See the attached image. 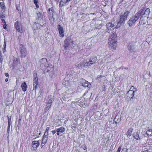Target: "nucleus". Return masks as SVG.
Segmentation results:
<instances>
[{
    "instance_id": "obj_57",
    "label": "nucleus",
    "mask_w": 152,
    "mask_h": 152,
    "mask_svg": "<svg viewBox=\"0 0 152 152\" xmlns=\"http://www.w3.org/2000/svg\"><path fill=\"white\" fill-rule=\"evenodd\" d=\"M8 78H6L5 80V81L6 82H7L8 81Z\"/></svg>"
},
{
    "instance_id": "obj_20",
    "label": "nucleus",
    "mask_w": 152,
    "mask_h": 152,
    "mask_svg": "<svg viewBox=\"0 0 152 152\" xmlns=\"http://www.w3.org/2000/svg\"><path fill=\"white\" fill-rule=\"evenodd\" d=\"M133 135L135 139L137 140L140 139V137H139V133L138 132H134L133 134Z\"/></svg>"
},
{
    "instance_id": "obj_46",
    "label": "nucleus",
    "mask_w": 152,
    "mask_h": 152,
    "mask_svg": "<svg viewBox=\"0 0 152 152\" xmlns=\"http://www.w3.org/2000/svg\"><path fill=\"white\" fill-rule=\"evenodd\" d=\"M148 144L150 147H152V142H149Z\"/></svg>"
},
{
    "instance_id": "obj_54",
    "label": "nucleus",
    "mask_w": 152,
    "mask_h": 152,
    "mask_svg": "<svg viewBox=\"0 0 152 152\" xmlns=\"http://www.w3.org/2000/svg\"><path fill=\"white\" fill-rule=\"evenodd\" d=\"M0 58H2V56L1 53H0Z\"/></svg>"
},
{
    "instance_id": "obj_3",
    "label": "nucleus",
    "mask_w": 152,
    "mask_h": 152,
    "mask_svg": "<svg viewBox=\"0 0 152 152\" xmlns=\"http://www.w3.org/2000/svg\"><path fill=\"white\" fill-rule=\"evenodd\" d=\"M129 13V11H126L120 15L119 21L120 23H124L125 22Z\"/></svg>"
},
{
    "instance_id": "obj_25",
    "label": "nucleus",
    "mask_w": 152,
    "mask_h": 152,
    "mask_svg": "<svg viewBox=\"0 0 152 152\" xmlns=\"http://www.w3.org/2000/svg\"><path fill=\"white\" fill-rule=\"evenodd\" d=\"M67 92L66 94L65 95L64 97L65 99L66 98H69V99H71V97H72L73 94L72 93H70L69 94H67Z\"/></svg>"
},
{
    "instance_id": "obj_45",
    "label": "nucleus",
    "mask_w": 152,
    "mask_h": 152,
    "mask_svg": "<svg viewBox=\"0 0 152 152\" xmlns=\"http://www.w3.org/2000/svg\"><path fill=\"white\" fill-rule=\"evenodd\" d=\"M34 2L35 4H37L38 2V0H34Z\"/></svg>"
},
{
    "instance_id": "obj_24",
    "label": "nucleus",
    "mask_w": 152,
    "mask_h": 152,
    "mask_svg": "<svg viewBox=\"0 0 152 152\" xmlns=\"http://www.w3.org/2000/svg\"><path fill=\"white\" fill-rule=\"evenodd\" d=\"M13 63L14 64V66H17L18 64H20V63L19 59L18 58H16V59H15L14 60Z\"/></svg>"
},
{
    "instance_id": "obj_6",
    "label": "nucleus",
    "mask_w": 152,
    "mask_h": 152,
    "mask_svg": "<svg viewBox=\"0 0 152 152\" xmlns=\"http://www.w3.org/2000/svg\"><path fill=\"white\" fill-rule=\"evenodd\" d=\"M34 76V83L33 84V90H36L37 88V86L38 84V78L37 77V74L36 73H34L33 74Z\"/></svg>"
},
{
    "instance_id": "obj_2",
    "label": "nucleus",
    "mask_w": 152,
    "mask_h": 152,
    "mask_svg": "<svg viewBox=\"0 0 152 152\" xmlns=\"http://www.w3.org/2000/svg\"><path fill=\"white\" fill-rule=\"evenodd\" d=\"M139 15L135 14V15L130 18L128 21L127 23L130 26H132L139 19Z\"/></svg>"
},
{
    "instance_id": "obj_16",
    "label": "nucleus",
    "mask_w": 152,
    "mask_h": 152,
    "mask_svg": "<svg viewBox=\"0 0 152 152\" xmlns=\"http://www.w3.org/2000/svg\"><path fill=\"white\" fill-rule=\"evenodd\" d=\"M97 60V58L96 57L91 58L89 59V61L90 63L89 65H91V64L95 63Z\"/></svg>"
},
{
    "instance_id": "obj_18",
    "label": "nucleus",
    "mask_w": 152,
    "mask_h": 152,
    "mask_svg": "<svg viewBox=\"0 0 152 152\" xmlns=\"http://www.w3.org/2000/svg\"><path fill=\"white\" fill-rule=\"evenodd\" d=\"M53 101V96H52L50 95L47 99V103L51 104Z\"/></svg>"
},
{
    "instance_id": "obj_56",
    "label": "nucleus",
    "mask_w": 152,
    "mask_h": 152,
    "mask_svg": "<svg viewBox=\"0 0 152 152\" xmlns=\"http://www.w3.org/2000/svg\"><path fill=\"white\" fill-rule=\"evenodd\" d=\"M3 28H4V29H6V26H5V25H4L3 26Z\"/></svg>"
},
{
    "instance_id": "obj_22",
    "label": "nucleus",
    "mask_w": 152,
    "mask_h": 152,
    "mask_svg": "<svg viewBox=\"0 0 152 152\" xmlns=\"http://www.w3.org/2000/svg\"><path fill=\"white\" fill-rule=\"evenodd\" d=\"M82 86L84 87H90V85H89V82L86 81H85L84 82L82 83Z\"/></svg>"
},
{
    "instance_id": "obj_30",
    "label": "nucleus",
    "mask_w": 152,
    "mask_h": 152,
    "mask_svg": "<svg viewBox=\"0 0 152 152\" xmlns=\"http://www.w3.org/2000/svg\"><path fill=\"white\" fill-rule=\"evenodd\" d=\"M67 1L66 0H61L59 4L60 6H62L63 5L65 4Z\"/></svg>"
},
{
    "instance_id": "obj_12",
    "label": "nucleus",
    "mask_w": 152,
    "mask_h": 152,
    "mask_svg": "<svg viewBox=\"0 0 152 152\" xmlns=\"http://www.w3.org/2000/svg\"><path fill=\"white\" fill-rule=\"evenodd\" d=\"M120 114L119 113V115H116L114 119V122H115V124L119 123L121 120V117Z\"/></svg>"
},
{
    "instance_id": "obj_44",
    "label": "nucleus",
    "mask_w": 152,
    "mask_h": 152,
    "mask_svg": "<svg viewBox=\"0 0 152 152\" xmlns=\"http://www.w3.org/2000/svg\"><path fill=\"white\" fill-rule=\"evenodd\" d=\"M121 149V147H119L117 151V152H120Z\"/></svg>"
},
{
    "instance_id": "obj_40",
    "label": "nucleus",
    "mask_w": 152,
    "mask_h": 152,
    "mask_svg": "<svg viewBox=\"0 0 152 152\" xmlns=\"http://www.w3.org/2000/svg\"><path fill=\"white\" fill-rule=\"evenodd\" d=\"M127 149L126 148H124L122 149V150L121 152H127Z\"/></svg>"
},
{
    "instance_id": "obj_37",
    "label": "nucleus",
    "mask_w": 152,
    "mask_h": 152,
    "mask_svg": "<svg viewBox=\"0 0 152 152\" xmlns=\"http://www.w3.org/2000/svg\"><path fill=\"white\" fill-rule=\"evenodd\" d=\"M76 125L75 124H72L71 126V127L72 128V129H75L76 126Z\"/></svg>"
},
{
    "instance_id": "obj_15",
    "label": "nucleus",
    "mask_w": 152,
    "mask_h": 152,
    "mask_svg": "<svg viewBox=\"0 0 152 152\" xmlns=\"http://www.w3.org/2000/svg\"><path fill=\"white\" fill-rule=\"evenodd\" d=\"M65 129L63 127H61L60 128L57 129L56 130L57 134L58 135H60V133H63L65 131Z\"/></svg>"
},
{
    "instance_id": "obj_55",
    "label": "nucleus",
    "mask_w": 152,
    "mask_h": 152,
    "mask_svg": "<svg viewBox=\"0 0 152 152\" xmlns=\"http://www.w3.org/2000/svg\"><path fill=\"white\" fill-rule=\"evenodd\" d=\"M3 61V58H0V62L1 63Z\"/></svg>"
},
{
    "instance_id": "obj_60",
    "label": "nucleus",
    "mask_w": 152,
    "mask_h": 152,
    "mask_svg": "<svg viewBox=\"0 0 152 152\" xmlns=\"http://www.w3.org/2000/svg\"><path fill=\"white\" fill-rule=\"evenodd\" d=\"M124 69H127V68H124Z\"/></svg>"
},
{
    "instance_id": "obj_28",
    "label": "nucleus",
    "mask_w": 152,
    "mask_h": 152,
    "mask_svg": "<svg viewBox=\"0 0 152 152\" xmlns=\"http://www.w3.org/2000/svg\"><path fill=\"white\" fill-rule=\"evenodd\" d=\"M150 12V10L149 8H147L145 10V11L144 12L143 15H145V16H146L148 14H149Z\"/></svg>"
},
{
    "instance_id": "obj_19",
    "label": "nucleus",
    "mask_w": 152,
    "mask_h": 152,
    "mask_svg": "<svg viewBox=\"0 0 152 152\" xmlns=\"http://www.w3.org/2000/svg\"><path fill=\"white\" fill-rule=\"evenodd\" d=\"M114 26V24L110 23H108L106 25L107 28L108 29H110V30H111L112 29H113L112 28Z\"/></svg>"
},
{
    "instance_id": "obj_29",
    "label": "nucleus",
    "mask_w": 152,
    "mask_h": 152,
    "mask_svg": "<svg viewBox=\"0 0 152 152\" xmlns=\"http://www.w3.org/2000/svg\"><path fill=\"white\" fill-rule=\"evenodd\" d=\"M148 132H147V134L148 136H152V130L151 129L148 128Z\"/></svg>"
},
{
    "instance_id": "obj_47",
    "label": "nucleus",
    "mask_w": 152,
    "mask_h": 152,
    "mask_svg": "<svg viewBox=\"0 0 152 152\" xmlns=\"http://www.w3.org/2000/svg\"><path fill=\"white\" fill-rule=\"evenodd\" d=\"M1 20L2 22L5 23H6V22H5V20H4L3 18H2V19H1Z\"/></svg>"
},
{
    "instance_id": "obj_13",
    "label": "nucleus",
    "mask_w": 152,
    "mask_h": 152,
    "mask_svg": "<svg viewBox=\"0 0 152 152\" xmlns=\"http://www.w3.org/2000/svg\"><path fill=\"white\" fill-rule=\"evenodd\" d=\"M135 48L134 43L129 44L128 47V49L130 52L134 51Z\"/></svg>"
},
{
    "instance_id": "obj_27",
    "label": "nucleus",
    "mask_w": 152,
    "mask_h": 152,
    "mask_svg": "<svg viewBox=\"0 0 152 152\" xmlns=\"http://www.w3.org/2000/svg\"><path fill=\"white\" fill-rule=\"evenodd\" d=\"M69 41H68L67 40H65L64 45V48L65 49H66V48L68 47L69 45Z\"/></svg>"
},
{
    "instance_id": "obj_10",
    "label": "nucleus",
    "mask_w": 152,
    "mask_h": 152,
    "mask_svg": "<svg viewBox=\"0 0 152 152\" xmlns=\"http://www.w3.org/2000/svg\"><path fill=\"white\" fill-rule=\"evenodd\" d=\"M110 39H111L112 40H114V41H117V36L115 32L113 31L110 35L108 41H110Z\"/></svg>"
},
{
    "instance_id": "obj_9",
    "label": "nucleus",
    "mask_w": 152,
    "mask_h": 152,
    "mask_svg": "<svg viewBox=\"0 0 152 152\" xmlns=\"http://www.w3.org/2000/svg\"><path fill=\"white\" fill-rule=\"evenodd\" d=\"M15 26L17 31L20 32H22V26L20 23L18 21L16 22L15 24Z\"/></svg>"
},
{
    "instance_id": "obj_34",
    "label": "nucleus",
    "mask_w": 152,
    "mask_h": 152,
    "mask_svg": "<svg viewBox=\"0 0 152 152\" xmlns=\"http://www.w3.org/2000/svg\"><path fill=\"white\" fill-rule=\"evenodd\" d=\"M4 40H5V41L4 42V45H3L4 48L3 49L4 52L6 51L5 48H6V41H5V39H4Z\"/></svg>"
},
{
    "instance_id": "obj_32",
    "label": "nucleus",
    "mask_w": 152,
    "mask_h": 152,
    "mask_svg": "<svg viewBox=\"0 0 152 152\" xmlns=\"http://www.w3.org/2000/svg\"><path fill=\"white\" fill-rule=\"evenodd\" d=\"M51 104L48 103H47V104L46 106V109L47 110H48L50 107Z\"/></svg>"
},
{
    "instance_id": "obj_5",
    "label": "nucleus",
    "mask_w": 152,
    "mask_h": 152,
    "mask_svg": "<svg viewBox=\"0 0 152 152\" xmlns=\"http://www.w3.org/2000/svg\"><path fill=\"white\" fill-rule=\"evenodd\" d=\"M20 56L22 57H25L26 55V49L23 45H20Z\"/></svg>"
},
{
    "instance_id": "obj_51",
    "label": "nucleus",
    "mask_w": 152,
    "mask_h": 152,
    "mask_svg": "<svg viewBox=\"0 0 152 152\" xmlns=\"http://www.w3.org/2000/svg\"><path fill=\"white\" fill-rule=\"evenodd\" d=\"M141 152H150L148 150H146L142 151Z\"/></svg>"
},
{
    "instance_id": "obj_8",
    "label": "nucleus",
    "mask_w": 152,
    "mask_h": 152,
    "mask_svg": "<svg viewBox=\"0 0 152 152\" xmlns=\"http://www.w3.org/2000/svg\"><path fill=\"white\" fill-rule=\"evenodd\" d=\"M39 145V142L38 141H33L32 143V149L33 151H35Z\"/></svg>"
},
{
    "instance_id": "obj_4",
    "label": "nucleus",
    "mask_w": 152,
    "mask_h": 152,
    "mask_svg": "<svg viewBox=\"0 0 152 152\" xmlns=\"http://www.w3.org/2000/svg\"><path fill=\"white\" fill-rule=\"evenodd\" d=\"M117 41L112 40L111 39H110V41L108 42L109 45V47L112 50H114L117 47L116 42Z\"/></svg>"
},
{
    "instance_id": "obj_48",
    "label": "nucleus",
    "mask_w": 152,
    "mask_h": 152,
    "mask_svg": "<svg viewBox=\"0 0 152 152\" xmlns=\"http://www.w3.org/2000/svg\"><path fill=\"white\" fill-rule=\"evenodd\" d=\"M56 132V131L55 130H53L52 131V133H53V134L54 135V134Z\"/></svg>"
},
{
    "instance_id": "obj_1",
    "label": "nucleus",
    "mask_w": 152,
    "mask_h": 152,
    "mask_svg": "<svg viewBox=\"0 0 152 152\" xmlns=\"http://www.w3.org/2000/svg\"><path fill=\"white\" fill-rule=\"evenodd\" d=\"M40 62L41 63L40 64V68L42 70H46L48 71V64L46 58H43L40 60Z\"/></svg>"
},
{
    "instance_id": "obj_50",
    "label": "nucleus",
    "mask_w": 152,
    "mask_h": 152,
    "mask_svg": "<svg viewBox=\"0 0 152 152\" xmlns=\"http://www.w3.org/2000/svg\"><path fill=\"white\" fill-rule=\"evenodd\" d=\"M45 143H44V142H42V143H41V146H42V147L43 146L45 145Z\"/></svg>"
},
{
    "instance_id": "obj_39",
    "label": "nucleus",
    "mask_w": 152,
    "mask_h": 152,
    "mask_svg": "<svg viewBox=\"0 0 152 152\" xmlns=\"http://www.w3.org/2000/svg\"><path fill=\"white\" fill-rule=\"evenodd\" d=\"M8 124H9V125H11L10 122H11V117L9 118V117H8Z\"/></svg>"
},
{
    "instance_id": "obj_53",
    "label": "nucleus",
    "mask_w": 152,
    "mask_h": 152,
    "mask_svg": "<svg viewBox=\"0 0 152 152\" xmlns=\"http://www.w3.org/2000/svg\"><path fill=\"white\" fill-rule=\"evenodd\" d=\"M35 5H36V7L37 8H38L39 7V5H38V4H37H37H35Z\"/></svg>"
},
{
    "instance_id": "obj_17",
    "label": "nucleus",
    "mask_w": 152,
    "mask_h": 152,
    "mask_svg": "<svg viewBox=\"0 0 152 152\" xmlns=\"http://www.w3.org/2000/svg\"><path fill=\"white\" fill-rule=\"evenodd\" d=\"M48 133H47V134H46V132L44 134V135L43 137L42 138V142H43L45 143H46L47 142V141L48 140Z\"/></svg>"
},
{
    "instance_id": "obj_58",
    "label": "nucleus",
    "mask_w": 152,
    "mask_h": 152,
    "mask_svg": "<svg viewBox=\"0 0 152 152\" xmlns=\"http://www.w3.org/2000/svg\"><path fill=\"white\" fill-rule=\"evenodd\" d=\"M87 62V63H88V65H89V66H90V65H89V64L90 63L89 61L88 62Z\"/></svg>"
},
{
    "instance_id": "obj_23",
    "label": "nucleus",
    "mask_w": 152,
    "mask_h": 152,
    "mask_svg": "<svg viewBox=\"0 0 152 152\" xmlns=\"http://www.w3.org/2000/svg\"><path fill=\"white\" fill-rule=\"evenodd\" d=\"M133 129L132 128H129L127 132V136L129 137L131 135L132 132L133 131Z\"/></svg>"
},
{
    "instance_id": "obj_35",
    "label": "nucleus",
    "mask_w": 152,
    "mask_h": 152,
    "mask_svg": "<svg viewBox=\"0 0 152 152\" xmlns=\"http://www.w3.org/2000/svg\"><path fill=\"white\" fill-rule=\"evenodd\" d=\"M122 23H120V21H119L118 22L117 25L116 26V28H119V27H120V26L121 25Z\"/></svg>"
},
{
    "instance_id": "obj_59",
    "label": "nucleus",
    "mask_w": 152,
    "mask_h": 152,
    "mask_svg": "<svg viewBox=\"0 0 152 152\" xmlns=\"http://www.w3.org/2000/svg\"><path fill=\"white\" fill-rule=\"evenodd\" d=\"M66 1L68 2V1H69L70 0H66Z\"/></svg>"
},
{
    "instance_id": "obj_26",
    "label": "nucleus",
    "mask_w": 152,
    "mask_h": 152,
    "mask_svg": "<svg viewBox=\"0 0 152 152\" xmlns=\"http://www.w3.org/2000/svg\"><path fill=\"white\" fill-rule=\"evenodd\" d=\"M0 5L2 11H4L5 9V7L4 2H2L0 3Z\"/></svg>"
},
{
    "instance_id": "obj_52",
    "label": "nucleus",
    "mask_w": 152,
    "mask_h": 152,
    "mask_svg": "<svg viewBox=\"0 0 152 152\" xmlns=\"http://www.w3.org/2000/svg\"><path fill=\"white\" fill-rule=\"evenodd\" d=\"M10 125L9 124H8V130H9V131L10 130Z\"/></svg>"
},
{
    "instance_id": "obj_43",
    "label": "nucleus",
    "mask_w": 152,
    "mask_h": 152,
    "mask_svg": "<svg viewBox=\"0 0 152 152\" xmlns=\"http://www.w3.org/2000/svg\"><path fill=\"white\" fill-rule=\"evenodd\" d=\"M49 129H50L49 127H47L46 128V129L45 130V133L46 132V134H47V133H48V131Z\"/></svg>"
},
{
    "instance_id": "obj_61",
    "label": "nucleus",
    "mask_w": 152,
    "mask_h": 152,
    "mask_svg": "<svg viewBox=\"0 0 152 152\" xmlns=\"http://www.w3.org/2000/svg\"><path fill=\"white\" fill-rule=\"evenodd\" d=\"M81 64V65H82V66L83 65V64Z\"/></svg>"
},
{
    "instance_id": "obj_42",
    "label": "nucleus",
    "mask_w": 152,
    "mask_h": 152,
    "mask_svg": "<svg viewBox=\"0 0 152 152\" xmlns=\"http://www.w3.org/2000/svg\"><path fill=\"white\" fill-rule=\"evenodd\" d=\"M88 63H87V62L86 63H85L84 64V65H83L84 66H86V67H88V66H89V65H88Z\"/></svg>"
},
{
    "instance_id": "obj_21",
    "label": "nucleus",
    "mask_w": 152,
    "mask_h": 152,
    "mask_svg": "<svg viewBox=\"0 0 152 152\" xmlns=\"http://www.w3.org/2000/svg\"><path fill=\"white\" fill-rule=\"evenodd\" d=\"M21 87H22L23 91L24 92H25L27 90V85L25 82L22 84L21 85Z\"/></svg>"
},
{
    "instance_id": "obj_38",
    "label": "nucleus",
    "mask_w": 152,
    "mask_h": 152,
    "mask_svg": "<svg viewBox=\"0 0 152 152\" xmlns=\"http://www.w3.org/2000/svg\"><path fill=\"white\" fill-rule=\"evenodd\" d=\"M75 66L76 68H80L82 66V65H81V64H77Z\"/></svg>"
},
{
    "instance_id": "obj_31",
    "label": "nucleus",
    "mask_w": 152,
    "mask_h": 152,
    "mask_svg": "<svg viewBox=\"0 0 152 152\" xmlns=\"http://www.w3.org/2000/svg\"><path fill=\"white\" fill-rule=\"evenodd\" d=\"M144 9H145V8H143V9H141V10H140V11L138 12H137V13L136 14H137L138 15H139V17H140L141 14L143 12Z\"/></svg>"
},
{
    "instance_id": "obj_11",
    "label": "nucleus",
    "mask_w": 152,
    "mask_h": 152,
    "mask_svg": "<svg viewBox=\"0 0 152 152\" xmlns=\"http://www.w3.org/2000/svg\"><path fill=\"white\" fill-rule=\"evenodd\" d=\"M57 28L59 32L60 37H63L64 36V31L63 27L60 25L58 24L57 26Z\"/></svg>"
},
{
    "instance_id": "obj_36",
    "label": "nucleus",
    "mask_w": 152,
    "mask_h": 152,
    "mask_svg": "<svg viewBox=\"0 0 152 152\" xmlns=\"http://www.w3.org/2000/svg\"><path fill=\"white\" fill-rule=\"evenodd\" d=\"M5 17L3 15L2 13H1L0 12V19H1L2 18H5Z\"/></svg>"
},
{
    "instance_id": "obj_41",
    "label": "nucleus",
    "mask_w": 152,
    "mask_h": 152,
    "mask_svg": "<svg viewBox=\"0 0 152 152\" xmlns=\"http://www.w3.org/2000/svg\"><path fill=\"white\" fill-rule=\"evenodd\" d=\"M81 148L85 150H86V148H87L86 146L84 145H82Z\"/></svg>"
},
{
    "instance_id": "obj_14",
    "label": "nucleus",
    "mask_w": 152,
    "mask_h": 152,
    "mask_svg": "<svg viewBox=\"0 0 152 152\" xmlns=\"http://www.w3.org/2000/svg\"><path fill=\"white\" fill-rule=\"evenodd\" d=\"M53 8H50L49 9L48 17L50 20H51L52 18H53V14L54 13V12L53 11Z\"/></svg>"
},
{
    "instance_id": "obj_7",
    "label": "nucleus",
    "mask_w": 152,
    "mask_h": 152,
    "mask_svg": "<svg viewBox=\"0 0 152 152\" xmlns=\"http://www.w3.org/2000/svg\"><path fill=\"white\" fill-rule=\"evenodd\" d=\"M132 88H133V86L132 87L130 88V89H132ZM136 91H132V90H130L129 91H128L126 94V96L129 97V98L133 99V97H134V92Z\"/></svg>"
},
{
    "instance_id": "obj_33",
    "label": "nucleus",
    "mask_w": 152,
    "mask_h": 152,
    "mask_svg": "<svg viewBox=\"0 0 152 152\" xmlns=\"http://www.w3.org/2000/svg\"><path fill=\"white\" fill-rule=\"evenodd\" d=\"M37 15L38 19H39L42 18L41 14L40 12H38V13H37Z\"/></svg>"
},
{
    "instance_id": "obj_49",
    "label": "nucleus",
    "mask_w": 152,
    "mask_h": 152,
    "mask_svg": "<svg viewBox=\"0 0 152 152\" xmlns=\"http://www.w3.org/2000/svg\"><path fill=\"white\" fill-rule=\"evenodd\" d=\"M5 75L7 77H8L9 76V75L7 73H5Z\"/></svg>"
}]
</instances>
